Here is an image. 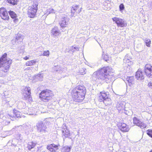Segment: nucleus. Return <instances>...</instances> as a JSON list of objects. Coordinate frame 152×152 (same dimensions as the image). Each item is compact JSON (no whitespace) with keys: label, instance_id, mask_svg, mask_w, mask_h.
Listing matches in <instances>:
<instances>
[{"label":"nucleus","instance_id":"4468645a","mask_svg":"<svg viewBox=\"0 0 152 152\" xmlns=\"http://www.w3.org/2000/svg\"><path fill=\"white\" fill-rule=\"evenodd\" d=\"M9 14L11 17L12 19H14V22L15 23L18 22V18H16L17 15L13 11H10L9 12Z\"/></svg>","mask_w":152,"mask_h":152},{"label":"nucleus","instance_id":"0eeeda50","mask_svg":"<svg viewBox=\"0 0 152 152\" xmlns=\"http://www.w3.org/2000/svg\"><path fill=\"white\" fill-rule=\"evenodd\" d=\"M144 72L148 77H152V65L150 64H146L144 66Z\"/></svg>","mask_w":152,"mask_h":152},{"label":"nucleus","instance_id":"aec40b11","mask_svg":"<svg viewBox=\"0 0 152 152\" xmlns=\"http://www.w3.org/2000/svg\"><path fill=\"white\" fill-rule=\"evenodd\" d=\"M134 78L133 76L129 77L126 78V80L130 86L132 84V82L133 81Z\"/></svg>","mask_w":152,"mask_h":152},{"label":"nucleus","instance_id":"6e6552de","mask_svg":"<svg viewBox=\"0 0 152 152\" xmlns=\"http://www.w3.org/2000/svg\"><path fill=\"white\" fill-rule=\"evenodd\" d=\"M113 22H115L118 27H123L127 26V23L122 19L115 17L112 18Z\"/></svg>","mask_w":152,"mask_h":152},{"label":"nucleus","instance_id":"9d476101","mask_svg":"<svg viewBox=\"0 0 152 152\" xmlns=\"http://www.w3.org/2000/svg\"><path fill=\"white\" fill-rule=\"evenodd\" d=\"M59 145H55L53 143L48 145H47V148L51 152H55L58 150Z\"/></svg>","mask_w":152,"mask_h":152},{"label":"nucleus","instance_id":"20e7f679","mask_svg":"<svg viewBox=\"0 0 152 152\" xmlns=\"http://www.w3.org/2000/svg\"><path fill=\"white\" fill-rule=\"evenodd\" d=\"M53 96L51 90L46 89L41 91L39 94V98L42 101L48 102L51 100Z\"/></svg>","mask_w":152,"mask_h":152},{"label":"nucleus","instance_id":"9b49d317","mask_svg":"<svg viewBox=\"0 0 152 152\" xmlns=\"http://www.w3.org/2000/svg\"><path fill=\"white\" fill-rule=\"evenodd\" d=\"M135 76L136 78L138 80H141L144 78L143 72L140 69H138L136 72Z\"/></svg>","mask_w":152,"mask_h":152},{"label":"nucleus","instance_id":"c756f323","mask_svg":"<svg viewBox=\"0 0 152 152\" xmlns=\"http://www.w3.org/2000/svg\"><path fill=\"white\" fill-rule=\"evenodd\" d=\"M37 6H38L37 4H35L34 5H33V7H32L33 10H37Z\"/></svg>","mask_w":152,"mask_h":152},{"label":"nucleus","instance_id":"f8f14e48","mask_svg":"<svg viewBox=\"0 0 152 152\" xmlns=\"http://www.w3.org/2000/svg\"><path fill=\"white\" fill-rule=\"evenodd\" d=\"M0 16L4 20H9V16L6 10L0 11Z\"/></svg>","mask_w":152,"mask_h":152},{"label":"nucleus","instance_id":"f257e3e1","mask_svg":"<svg viewBox=\"0 0 152 152\" xmlns=\"http://www.w3.org/2000/svg\"><path fill=\"white\" fill-rule=\"evenodd\" d=\"M86 92V89L84 86L78 85L72 90L71 96L74 101L81 102L84 99Z\"/></svg>","mask_w":152,"mask_h":152},{"label":"nucleus","instance_id":"dca6fc26","mask_svg":"<svg viewBox=\"0 0 152 152\" xmlns=\"http://www.w3.org/2000/svg\"><path fill=\"white\" fill-rule=\"evenodd\" d=\"M37 10H29L28 12V15L30 18H34L36 14Z\"/></svg>","mask_w":152,"mask_h":152},{"label":"nucleus","instance_id":"7ed1b4c3","mask_svg":"<svg viewBox=\"0 0 152 152\" xmlns=\"http://www.w3.org/2000/svg\"><path fill=\"white\" fill-rule=\"evenodd\" d=\"M7 54L5 53L0 58V68H3L2 71L4 72H7L10 68V66L12 63V60L7 59Z\"/></svg>","mask_w":152,"mask_h":152},{"label":"nucleus","instance_id":"bb28decb","mask_svg":"<svg viewBox=\"0 0 152 152\" xmlns=\"http://www.w3.org/2000/svg\"><path fill=\"white\" fill-rule=\"evenodd\" d=\"M70 150V148L69 147H64V152H69Z\"/></svg>","mask_w":152,"mask_h":152},{"label":"nucleus","instance_id":"2eb2a0df","mask_svg":"<svg viewBox=\"0 0 152 152\" xmlns=\"http://www.w3.org/2000/svg\"><path fill=\"white\" fill-rule=\"evenodd\" d=\"M36 143L33 141L29 142L27 144V148L29 150L33 148L36 145Z\"/></svg>","mask_w":152,"mask_h":152},{"label":"nucleus","instance_id":"4be33fe9","mask_svg":"<svg viewBox=\"0 0 152 152\" xmlns=\"http://www.w3.org/2000/svg\"><path fill=\"white\" fill-rule=\"evenodd\" d=\"M145 42L146 45L147 47H150L151 42L149 39L146 38L145 39Z\"/></svg>","mask_w":152,"mask_h":152},{"label":"nucleus","instance_id":"423d86ee","mask_svg":"<svg viewBox=\"0 0 152 152\" xmlns=\"http://www.w3.org/2000/svg\"><path fill=\"white\" fill-rule=\"evenodd\" d=\"M31 89L30 87L26 86L23 89V94L24 95V99L28 102L32 101V98L31 95Z\"/></svg>","mask_w":152,"mask_h":152},{"label":"nucleus","instance_id":"c9c22d12","mask_svg":"<svg viewBox=\"0 0 152 152\" xmlns=\"http://www.w3.org/2000/svg\"><path fill=\"white\" fill-rule=\"evenodd\" d=\"M107 103H108V100L107 101Z\"/></svg>","mask_w":152,"mask_h":152},{"label":"nucleus","instance_id":"f704fd0d","mask_svg":"<svg viewBox=\"0 0 152 152\" xmlns=\"http://www.w3.org/2000/svg\"><path fill=\"white\" fill-rule=\"evenodd\" d=\"M149 152H152V149Z\"/></svg>","mask_w":152,"mask_h":152},{"label":"nucleus","instance_id":"72a5a7b5","mask_svg":"<svg viewBox=\"0 0 152 152\" xmlns=\"http://www.w3.org/2000/svg\"><path fill=\"white\" fill-rule=\"evenodd\" d=\"M30 69V68L28 67V68H27V69H28H28Z\"/></svg>","mask_w":152,"mask_h":152},{"label":"nucleus","instance_id":"7c9ffc66","mask_svg":"<svg viewBox=\"0 0 152 152\" xmlns=\"http://www.w3.org/2000/svg\"><path fill=\"white\" fill-rule=\"evenodd\" d=\"M23 59L25 60H27L29 59V56H26L23 58Z\"/></svg>","mask_w":152,"mask_h":152},{"label":"nucleus","instance_id":"f3484780","mask_svg":"<svg viewBox=\"0 0 152 152\" xmlns=\"http://www.w3.org/2000/svg\"><path fill=\"white\" fill-rule=\"evenodd\" d=\"M13 111V117L15 118H21V115L20 113L18 110L14 109Z\"/></svg>","mask_w":152,"mask_h":152},{"label":"nucleus","instance_id":"f03ea898","mask_svg":"<svg viewBox=\"0 0 152 152\" xmlns=\"http://www.w3.org/2000/svg\"><path fill=\"white\" fill-rule=\"evenodd\" d=\"M96 72L100 75V79L104 80L107 82H109L112 80L113 75L111 69L108 66L103 67L98 70Z\"/></svg>","mask_w":152,"mask_h":152},{"label":"nucleus","instance_id":"cd10ccee","mask_svg":"<svg viewBox=\"0 0 152 152\" xmlns=\"http://www.w3.org/2000/svg\"><path fill=\"white\" fill-rule=\"evenodd\" d=\"M72 10H77L79 8V6L77 5H73L72 7Z\"/></svg>","mask_w":152,"mask_h":152},{"label":"nucleus","instance_id":"c85d7f7f","mask_svg":"<svg viewBox=\"0 0 152 152\" xmlns=\"http://www.w3.org/2000/svg\"><path fill=\"white\" fill-rule=\"evenodd\" d=\"M124 6L123 4H121L119 5V10H124Z\"/></svg>","mask_w":152,"mask_h":152},{"label":"nucleus","instance_id":"a211bd4d","mask_svg":"<svg viewBox=\"0 0 152 152\" xmlns=\"http://www.w3.org/2000/svg\"><path fill=\"white\" fill-rule=\"evenodd\" d=\"M37 61L34 60H31L27 61L25 64L26 66H31L34 65L36 63Z\"/></svg>","mask_w":152,"mask_h":152},{"label":"nucleus","instance_id":"393cba45","mask_svg":"<svg viewBox=\"0 0 152 152\" xmlns=\"http://www.w3.org/2000/svg\"><path fill=\"white\" fill-rule=\"evenodd\" d=\"M60 26L62 28L66 27V22L63 20L60 23Z\"/></svg>","mask_w":152,"mask_h":152},{"label":"nucleus","instance_id":"39448f33","mask_svg":"<svg viewBox=\"0 0 152 152\" xmlns=\"http://www.w3.org/2000/svg\"><path fill=\"white\" fill-rule=\"evenodd\" d=\"M99 99L100 102L103 101L104 103L106 106L109 105L111 103V99L109 98L108 93L105 91L100 92V95H99Z\"/></svg>","mask_w":152,"mask_h":152},{"label":"nucleus","instance_id":"2f4dec72","mask_svg":"<svg viewBox=\"0 0 152 152\" xmlns=\"http://www.w3.org/2000/svg\"><path fill=\"white\" fill-rule=\"evenodd\" d=\"M148 86H152V83H148Z\"/></svg>","mask_w":152,"mask_h":152},{"label":"nucleus","instance_id":"412c9836","mask_svg":"<svg viewBox=\"0 0 152 152\" xmlns=\"http://www.w3.org/2000/svg\"><path fill=\"white\" fill-rule=\"evenodd\" d=\"M63 135L66 137H68L70 135L69 131L67 129H64L62 131Z\"/></svg>","mask_w":152,"mask_h":152},{"label":"nucleus","instance_id":"ddd939ff","mask_svg":"<svg viewBox=\"0 0 152 152\" xmlns=\"http://www.w3.org/2000/svg\"><path fill=\"white\" fill-rule=\"evenodd\" d=\"M119 129L121 130L123 132H128L129 129L128 126L124 123L121 124V125L119 127Z\"/></svg>","mask_w":152,"mask_h":152},{"label":"nucleus","instance_id":"1a4fd4ad","mask_svg":"<svg viewBox=\"0 0 152 152\" xmlns=\"http://www.w3.org/2000/svg\"><path fill=\"white\" fill-rule=\"evenodd\" d=\"M133 124L141 128L144 127L145 126V124L141 121L139 119L136 117H134L133 118Z\"/></svg>","mask_w":152,"mask_h":152},{"label":"nucleus","instance_id":"5701e85b","mask_svg":"<svg viewBox=\"0 0 152 152\" xmlns=\"http://www.w3.org/2000/svg\"><path fill=\"white\" fill-rule=\"evenodd\" d=\"M147 134L152 138V129H148L146 131Z\"/></svg>","mask_w":152,"mask_h":152},{"label":"nucleus","instance_id":"b1692460","mask_svg":"<svg viewBox=\"0 0 152 152\" xmlns=\"http://www.w3.org/2000/svg\"><path fill=\"white\" fill-rule=\"evenodd\" d=\"M85 70L86 69H82L80 70L79 72V75H85L86 73Z\"/></svg>","mask_w":152,"mask_h":152},{"label":"nucleus","instance_id":"a878e982","mask_svg":"<svg viewBox=\"0 0 152 152\" xmlns=\"http://www.w3.org/2000/svg\"><path fill=\"white\" fill-rule=\"evenodd\" d=\"M43 56H49V51L48 50L44 51L43 54Z\"/></svg>","mask_w":152,"mask_h":152},{"label":"nucleus","instance_id":"6ab92c4d","mask_svg":"<svg viewBox=\"0 0 152 152\" xmlns=\"http://www.w3.org/2000/svg\"><path fill=\"white\" fill-rule=\"evenodd\" d=\"M51 32L53 35L55 36L58 35L60 34L58 31V30L56 27L53 28Z\"/></svg>","mask_w":152,"mask_h":152},{"label":"nucleus","instance_id":"473e14b6","mask_svg":"<svg viewBox=\"0 0 152 152\" xmlns=\"http://www.w3.org/2000/svg\"><path fill=\"white\" fill-rule=\"evenodd\" d=\"M3 8H0V10H3L2 9H3ZM4 10H5V9H4Z\"/></svg>","mask_w":152,"mask_h":152}]
</instances>
